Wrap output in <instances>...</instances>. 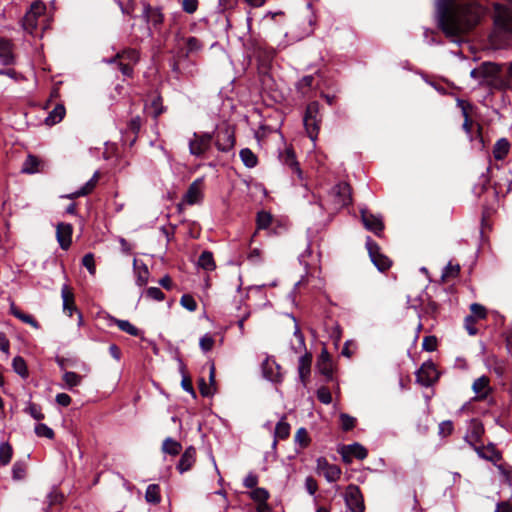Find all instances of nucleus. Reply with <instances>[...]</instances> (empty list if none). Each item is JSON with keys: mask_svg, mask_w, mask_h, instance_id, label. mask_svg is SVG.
Here are the masks:
<instances>
[{"mask_svg": "<svg viewBox=\"0 0 512 512\" xmlns=\"http://www.w3.org/2000/svg\"><path fill=\"white\" fill-rule=\"evenodd\" d=\"M485 14L476 1L452 0L438 10L439 27L446 36L457 38L472 30Z\"/></svg>", "mask_w": 512, "mask_h": 512, "instance_id": "1", "label": "nucleus"}, {"mask_svg": "<svg viewBox=\"0 0 512 512\" xmlns=\"http://www.w3.org/2000/svg\"><path fill=\"white\" fill-rule=\"evenodd\" d=\"M321 121L320 104L317 101L310 102L303 116V124L308 137L313 142H315L318 137Z\"/></svg>", "mask_w": 512, "mask_h": 512, "instance_id": "2", "label": "nucleus"}, {"mask_svg": "<svg viewBox=\"0 0 512 512\" xmlns=\"http://www.w3.org/2000/svg\"><path fill=\"white\" fill-rule=\"evenodd\" d=\"M45 11L46 5L43 2L39 0L34 1L22 18V28L33 35L38 27V18L43 16Z\"/></svg>", "mask_w": 512, "mask_h": 512, "instance_id": "3", "label": "nucleus"}, {"mask_svg": "<svg viewBox=\"0 0 512 512\" xmlns=\"http://www.w3.org/2000/svg\"><path fill=\"white\" fill-rule=\"evenodd\" d=\"M504 66L494 62H483V85L491 89L499 90L498 82H501V72Z\"/></svg>", "mask_w": 512, "mask_h": 512, "instance_id": "4", "label": "nucleus"}, {"mask_svg": "<svg viewBox=\"0 0 512 512\" xmlns=\"http://www.w3.org/2000/svg\"><path fill=\"white\" fill-rule=\"evenodd\" d=\"M507 1L510 7L495 6L494 23L499 30L512 34V0Z\"/></svg>", "mask_w": 512, "mask_h": 512, "instance_id": "5", "label": "nucleus"}, {"mask_svg": "<svg viewBox=\"0 0 512 512\" xmlns=\"http://www.w3.org/2000/svg\"><path fill=\"white\" fill-rule=\"evenodd\" d=\"M330 196L333 199L334 208L341 209L351 203V187L346 182H340L332 187Z\"/></svg>", "mask_w": 512, "mask_h": 512, "instance_id": "6", "label": "nucleus"}, {"mask_svg": "<svg viewBox=\"0 0 512 512\" xmlns=\"http://www.w3.org/2000/svg\"><path fill=\"white\" fill-rule=\"evenodd\" d=\"M193 137L189 141V152L193 156L201 157L210 149L213 135L211 133H194Z\"/></svg>", "mask_w": 512, "mask_h": 512, "instance_id": "7", "label": "nucleus"}, {"mask_svg": "<svg viewBox=\"0 0 512 512\" xmlns=\"http://www.w3.org/2000/svg\"><path fill=\"white\" fill-rule=\"evenodd\" d=\"M345 503L351 512H364L365 505L360 488L357 485L347 486L344 494Z\"/></svg>", "mask_w": 512, "mask_h": 512, "instance_id": "8", "label": "nucleus"}, {"mask_svg": "<svg viewBox=\"0 0 512 512\" xmlns=\"http://www.w3.org/2000/svg\"><path fill=\"white\" fill-rule=\"evenodd\" d=\"M366 248L372 262L380 271H385L390 268V259L380 252V247L371 237H367L366 239Z\"/></svg>", "mask_w": 512, "mask_h": 512, "instance_id": "9", "label": "nucleus"}, {"mask_svg": "<svg viewBox=\"0 0 512 512\" xmlns=\"http://www.w3.org/2000/svg\"><path fill=\"white\" fill-rule=\"evenodd\" d=\"M235 145V133L234 130L225 126L220 128L215 135V146L221 152H229Z\"/></svg>", "mask_w": 512, "mask_h": 512, "instance_id": "10", "label": "nucleus"}, {"mask_svg": "<svg viewBox=\"0 0 512 512\" xmlns=\"http://www.w3.org/2000/svg\"><path fill=\"white\" fill-rule=\"evenodd\" d=\"M417 381L425 386L429 387L438 380V371L435 364L432 361L424 362L416 372Z\"/></svg>", "mask_w": 512, "mask_h": 512, "instance_id": "11", "label": "nucleus"}, {"mask_svg": "<svg viewBox=\"0 0 512 512\" xmlns=\"http://www.w3.org/2000/svg\"><path fill=\"white\" fill-rule=\"evenodd\" d=\"M203 188V178H197L189 185L186 193L183 195L182 201L188 205L201 203L204 197Z\"/></svg>", "mask_w": 512, "mask_h": 512, "instance_id": "12", "label": "nucleus"}, {"mask_svg": "<svg viewBox=\"0 0 512 512\" xmlns=\"http://www.w3.org/2000/svg\"><path fill=\"white\" fill-rule=\"evenodd\" d=\"M361 219L364 227L373 232L376 236H381L384 230V223L382 217L374 215L367 209H361Z\"/></svg>", "mask_w": 512, "mask_h": 512, "instance_id": "13", "label": "nucleus"}, {"mask_svg": "<svg viewBox=\"0 0 512 512\" xmlns=\"http://www.w3.org/2000/svg\"><path fill=\"white\" fill-rule=\"evenodd\" d=\"M484 434V427L480 420L471 419L469 422L467 433L464 440L472 447L475 448L481 442Z\"/></svg>", "mask_w": 512, "mask_h": 512, "instance_id": "14", "label": "nucleus"}, {"mask_svg": "<svg viewBox=\"0 0 512 512\" xmlns=\"http://www.w3.org/2000/svg\"><path fill=\"white\" fill-rule=\"evenodd\" d=\"M340 454L344 462L350 463L354 458L358 460L365 459L368 452L367 449L361 444L353 443L343 446L340 450Z\"/></svg>", "mask_w": 512, "mask_h": 512, "instance_id": "15", "label": "nucleus"}, {"mask_svg": "<svg viewBox=\"0 0 512 512\" xmlns=\"http://www.w3.org/2000/svg\"><path fill=\"white\" fill-rule=\"evenodd\" d=\"M262 373L264 378L271 382H281V367L273 358L266 357V359L262 362Z\"/></svg>", "mask_w": 512, "mask_h": 512, "instance_id": "16", "label": "nucleus"}, {"mask_svg": "<svg viewBox=\"0 0 512 512\" xmlns=\"http://www.w3.org/2000/svg\"><path fill=\"white\" fill-rule=\"evenodd\" d=\"M317 468L322 472L328 482H336L341 476V469L335 464H330L328 461L320 457L317 459Z\"/></svg>", "mask_w": 512, "mask_h": 512, "instance_id": "17", "label": "nucleus"}, {"mask_svg": "<svg viewBox=\"0 0 512 512\" xmlns=\"http://www.w3.org/2000/svg\"><path fill=\"white\" fill-rule=\"evenodd\" d=\"M472 390L476 394L475 399L485 400L493 390L490 385V379L485 375L475 379L472 384Z\"/></svg>", "mask_w": 512, "mask_h": 512, "instance_id": "18", "label": "nucleus"}, {"mask_svg": "<svg viewBox=\"0 0 512 512\" xmlns=\"http://www.w3.org/2000/svg\"><path fill=\"white\" fill-rule=\"evenodd\" d=\"M73 227L68 223H59L56 227V237L60 247L67 250L72 242Z\"/></svg>", "mask_w": 512, "mask_h": 512, "instance_id": "19", "label": "nucleus"}, {"mask_svg": "<svg viewBox=\"0 0 512 512\" xmlns=\"http://www.w3.org/2000/svg\"><path fill=\"white\" fill-rule=\"evenodd\" d=\"M279 161L287 166L293 173H297L301 176V169L299 163L296 160L295 152L292 148L286 147L283 151L279 152Z\"/></svg>", "mask_w": 512, "mask_h": 512, "instance_id": "20", "label": "nucleus"}, {"mask_svg": "<svg viewBox=\"0 0 512 512\" xmlns=\"http://www.w3.org/2000/svg\"><path fill=\"white\" fill-rule=\"evenodd\" d=\"M61 297L63 302V311L66 313L69 317L72 316L73 312H78V309L75 305V297L72 289L64 284L61 288Z\"/></svg>", "mask_w": 512, "mask_h": 512, "instance_id": "21", "label": "nucleus"}, {"mask_svg": "<svg viewBox=\"0 0 512 512\" xmlns=\"http://www.w3.org/2000/svg\"><path fill=\"white\" fill-rule=\"evenodd\" d=\"M477 455L487 461L496 463L501 459L499 451L495 448L494 444L490 443L487 446L478 445L473 448Z\"/></svg>", "mask_w": 512, "mask_h": 512, "instance_id": "22", "label": "nucleus"}, {"mask_svg": "<svg viewBox=\"0 0 512 512\" xmlns=\"http://www.w3.org/2000/svg\"><path fill=\"white\" fill-rule=\"evenodd\" d=\"M196 461V449L193 446L186 448L184 453L181 455L179 463L177 465L178 471L182 474L192 468Z\"/></svg>", "mask_w": 512, "mask_h": 512, "instance_id": "23", "label": "nucleus"}, {"mask_svg": "<svg viewBox=\"0 0 512 512\" xmlns=\"http://www.w3.org/2000/svg\"><path fill=\"white\" fill-rule=\"evenodd\" d=\"M140 59V54L136 49L133 48H127L120 52H118L114 57L105 60L107 63H116L117 60H121L123 62H128L130 64H136L138 63Z\"/></svg>", "mask_w": 512, "mask_h": 512, "instance_id": "24", "label": "nucleus"}, {"mask_svg": "<svg viewBox=\"0 0 512 512\" xmlns=\"http://www.w3.org/2000/svg\"><path fill=\"white\" fill-rule=\"evenodd\" d=\"M143 17L148 23L155 28L160 26L164 21V15L159 7H152L149 4L144 5Z\"/></svg>", "mask_w": 512, "mask_h": 512, "instance_id": "25", "label": "nucleus"}, {"mask_svg": "<svg viewBox=\"0 0 512 512\" xmlns=\"http://www.w3.org/2000/svg\"><path fill=\"white\" fill-rule=\"evenodd\" d=\"M15 61L13 43L6 38H0V62L3 65H11Z\"/></svg>", "mask_w": 512, "mask_h": 512, "instance_id": "26", "label": "nucleus"}, {"mask_svg": "<svg viewBox=\"0 0 512 512\" xmlns=\"http://www.w3.org/2000/svg\"><path fill=\"white\" fill-rule=\"evenodd\" d=\"M113 324L117 325V327L121 331H123L131 336L139 337L142 334L141 330L138 329L137 327H135L128 320H121V319H117L113 316H109L108 317V325L111 326Z\"/></svg>", "mask_w": 512, "mask_h": 512, "instance_id": "27", "label": "nucleus"}, {"mask_svg": "<svg viewBox=\"0 0 512 512\" xmlns=\"http://www.w3.org/2000/svg\"><path fill=\"white\" fill-rule=\"evenodd\" d=\"M311 363H312L311 353L305 352V354L299 358L298 373H299V378L303 384L306 383V380L310 375Z\"/></svg>", "mask_w": 512, "mask_h": 512, "instance_id": "28", "label": "nucleus"}, {"mask_svg": "<svg viewBox=\"0 0 512 512\" xmlns=\"http://www.w3.org/2000/svg\"><path fill=\"white\" fill-rule=\"evenodd\" d=\"M457 106L461 109L462 115L464 117L462 128L467 135L471 136L472 122L469 116V109H471L472 106L462 99H457Z\"/></svg>", "mask_w": 512, "mask_h": 512, "instance_id": "29", "label": "nucleus"}, {"mask_svg": "<svg viewBox=\"0 0 512 512\" xmlns=\"http://www.w3.org/2000/svg\"><path fill=\"white\" fill-rule=\"evenodd\" d=\"M510 151V142L506 138H500L493 147V157L496 160H503Z\"/></svg>", "mask_w": 512, "mask_h": 512, "instance_id": "30", "label": "nucleus"}, {"mask_svg": "<svg viewBox=\"0 0 512 512\" xmlns=\"http://www.w3.org/2000/svg\"><path fill=\"white\" fill-rule=\"evenodd\" d=\"M66 114V109L63 104H57L52 111L49 112L48 116L45 118V124L48 126H53L59 122H61Z\"/></svg>", "mask_w": 512, "mask_h": 512, "instance_id": "31", "label": "nucleus"}, {"mask_svg": "<svg viewBox=\"0 0 512 512\" xmlns=\"http://www.w3.org/2000/svg\"><path fill=\"white\" fill-rule=\"evenodd\" d=\"M504 66L501 72V82H498L499 90L506 91L512 89V62L502 64Z\"/></svg>", "mask_w": 512, "mask_h": 512, "instance_id": "32", "label": "nucleus"}, {"mask_svg": "<svg viewBox=\"0 0 512 512\" xmlns=\"http://www.w3.org/2000/svg\"><path fill=\"white\" fill-rule=\"evenodd\" d=\"M253 54L262 62H270L275 56V50L271 47L257 44L254 46Z\"/></svg>", "mask_w": 512, "mask_h": 512, "instance_id": "33", "label": "nucleus"}, {"mask_svg": "<svg viewBox=\"0 0 512 512\" xmlns=\"http://www.w3.org/2000/svg\"><path fill=\"white\" fill-rule=\"evenodd\" d=\"M40 164L41 161L38 159V157L29 154L22 164L21 172L25 174H34L39 172Z\"/></svg>", "mask_w": 512, "mask_h": 512, "instance_id": "34", "label": "nucleus"}, {"mask_svg": "<svg viewBox=\"0 0 512 512\" xmlns=\"http://www.w3.org/2000/svg\"><path fill=\"white\" fill-rule=\"evenodd\" d=\"M240 159L245 167L254 168L258 164L257 155L249 148H243L239 152Z\"/></svg>", "mask_w": 512, "mask_h": 512, "instance_id": "35", "label": "nucleus"}, {"mask_svg": "<svg viewBox=\"0 0 512 512\" xmlns=\"http://www.w3.org/2000/svg\"><path fill=\"white\" fill-rule=\"evenodd\" d=\"M198 266L205 271H213L216 268L213 253L203 251L198 258Z\"/></svg>", "mask_w": 512, "mask_h": 512, "instance_id": "36", "label": "nucleus"}, {"mask_svg": "<svg viewBox=\"0 0 512 512\" xmlns=\"http://www.w3.org/2000/svg\"><path fill=\"white\" fill-rule=\"evenodd\" d=\"M47 507L45 512H50V509L55 505H60L64 501L63 493L56 487H52L51 491L47 495Z\"/></svg>", "mask_w": 512, "mask_h": 512, "instance_id": "37", "label": "nucleus"}, {"mask_svg": "<svg viewBox=\"0 0 512 512\" xmlns=\"http://www.w3.org/2000/svg\"><path fill=\"white\" fill-rule=\"evenodd\" d=\"M145 500L153 505L161 502L160 487L158 484H150L145 491Z\"/></svg>", "mask_w": 512, "mask_h": 512, "instance_id": "38", "label": "nucleus"}, {"mask_svg": "<svg viewBox=\"0 0 512 512\" xmlns=\"http://www.w3.org/2000/svg\"><path fill=\"white\" fill-rule=\"evenodd\" d=\"M318 369L321 374L330 377L332 375V366L329 358V354L326 350H323L317 363Z\"/></svg>", "mask_w": 512, "mask_h": 512, "instance_id": "39", "label": "nucleus"}, {"mask_svg": "<svg viewBox=\"0 0 512 512\" xmlns=\"http://www.w3.org/2000/svg\"><path fill=\"white\" fill-rule=\"evenodd\" d=\"M181 449V443L171 437H167L162 443V451L172 456L178 455Z\"/></svg>", "mask_w": 512, "mask_h": 512, "instance_id": "40", "label": "nucleus"}, {"mask_svg": "<svg viewBox=\"0 0 512 512\" xmlns=\"http://www.w3.org/2000/svg\"><path fill=\"white\" fill-rule=\"evenodd\" d=\"M315 78L313 75L302 77L296 84V89L303 96L307 95L314 87Z\"/></svg>", "mask_w": 512, "mask_h": 512, "instance_id": "41", "label": "nucleus"}, {"mask_svg": "<svg viewBox=\"0 0 512 512\" xmlns=\"http://www.w3.org/2000/svg\"><path fill=\"white\" fill-rule=\"evenodd\" d=\"M249 496L254 502L267 507V500L270 496L267 489L256 487L249 493Z\"/></svg>", "mask_w": 512, "mask_h": 512, "instance_id": "42", "label": "nucleus"}, {"mask_svg": "<svg viewBox=\"0 0 512 512\" xmlns=\"http://www.w3.org/2000/svg\"><path fill=\"white\" fill-rule=\"evenodd\" d=\"M290 434V425L285 421L284 418H282L275 427V440L273 445L275 446L277 443V438L284 440L288 438Z\"/></svg>", "mask_w": 512, "mask_h": 512, "instance_id": "43", "label": "nucleus"}, {"mask_svg": "<svg viewBox=\"0 0 512 512\" xmlns=\"http://www.w3.org/2000/svg\"><path fill=\"white\" fill-rule=\"evenodd\" d=\"M12 367L13 370L22 378L25 379L28 377V368L24 358L21 356H16L13 358Z\"/></svg>", "mask_w": 512, "mask_h": 512, "instance_id": "44", "label": "nucleus"}, {"mask_svg": "<svg viewBox=\"0 0 512 512\" xmlns=\"http://www.w3.org/2000/svg\"><path fill=\"white\" fill-rule=\"evenodd\" d=\"M63 381L65 382L67 388L72 389L80 385L82 381V376L73 371H67L62 376Z\"/></svg>", "mask_w": 512, "mask_h": 512, "instance_id": "45", "label": "nucleus"}, {"mask_svg": "<svg viewBox=\"0 0 512 512\" xmlns=\"http://www.w3.org/2000/svg\"><path fill=\"white\" fill-rule=\"evenodd\" d=\"M12 447L8 442H3L0 444V465H7L12 458Z\"/></svg>", "mask_w": 512, "mask_h": 512, "instance_id": "46", "label": "nucleus"}, {"mask_svg": "<svg viewBox=\"0 0 512 512\" xmlns=\"http://www.w3.org/2000/svg\"><path fill=\"white\" fill-rule=\"evenodd\" d=\"M294 336L297 340V345L292 346V349L294 350V352L299 353L302 351H306L305 338H304V335L301 332L299 326L297 325V323H295V326H294Z\"/></svg>", "mask_w": 512, "mask_h": 512, "instance_id": "47", "label": "nucleus"}, {"mask_svg": "<svg viewBox=\"0 0 512 512\" xmlns=\"http://www.w3.org/2000/svg\"><path fill=\"white\" fill-rule=\"evenodd\" d=\"M25 412L37 421H41L45 418L44 414L42 413L41 406L33 402L28 403L27 407L25 408Z\"/></svg>", "mask_w": 512, "mask_h": 512, "instance_id": "48", "label": "nucleus"}, {"mask_svg": "<svg viewBox=\"0 0 512 512\" xmlns=\"http://www.w3.org/2000/svg\"><path fill=\"white\" fill-rule=\"evenodd\" d=\"M272 222V216L266 211L257 213L256 224L258 229H267Z\"/></svg>", "mask_w": 512, "mask_h": 512, "instance_id": "49", "label": "nucleus"}, {"mask_svg": "<svg viewBox=\"0 0 512 512\" xmlns=\"http://www.w3.org/2000/svg\"><path fill=\"white\" fill-rule=\"evenodd\" d=\"M470 311L471 314L469 316L475 320L485 319L487 317V309L479 303H472L470 305Z\"/></svg>", "mask_w": 512, "mask_h": 512, "instance_id": "50", "label": "nucleus"}, {"mask_svg": "<svg viewBox=\"0 0 512 512\" xmlns=\"http://www.w3.org/2000/svg\"><path fill=\"white\" fill-rule=\"evenodd\" d=\"M295 442L299 444L301 448H306L310 443L308 432L305 428L301 427L295 434Z\"/></svg>", "mask_w": 512, "mask_h": 512, "instance_id": "51", "label": "nucleus"}, {"mask_svg": "<svg viewBox=\"0 0 512 512\" xmlns=\"http://www.w3.org/2000/svg\"><path fill=\"white\" fill-rule=\"evenodd\" d=\"M34 431L38 437H45L47 439H53L55 435L53 429L43 423L37 424Z\"/></svg>", "mask_w": 512, "mask_h": 512, "instance_id": "52", "label": "nucleus"}, {"mask_svg": "<svg viewBox=\"0 0 512 512\" xmlns=\"http://www.w3.org/2000/svg\"><path fill=\"white\" fill-rule=\"evenodd\" d=\"M454 431L453 422L450 420L442 421L438 426V434L442 438L450 436Z\"/></svg>", "mask_w": 512, "mask_h": 512, "instance_id": "53", "label": "nucleus"}, {"mask_svg": "<svg viewBox=\"0 0 512 512\" xmlns=\"http://www.w3.org/2000/svg\"><path fill=\"white\" fill-rule=\"evenodd\" d=\"M340 423H341L342 430L350 431L355 427L356 418H354L346 413H341L340 414Z\"/></svg>", "mask_w": 512, "mask_h": 512, "instance_id": "54", "label": "nucleus"}, {"mask_svg": "<svg viewBox=\"0 0 512 512\" xmlns=\"http://www.w3.org/2000/svg\"><path fill=\"white\" fill-rule=\"evenodd\" d=\"M99 174L98 172H95L94 175L90 180H88L81 188H80V194H83V196H86L90 194L94 188L96 187V184L98 182Z\"/></svg>", "mask_w": 512, "mask_h": 512, "instance_id": "55", "label": "nucleus"}, {"mask_svg": "<svg viewBox=\"0 0 512 512\" xmlns=\"http://www.w3.org/2000/svg\"><path fill=\"white\" fill-rule=\"evenodd\" d=\"M26 476V466L22 462H15L12 467V477L14 480H22Z\"/></svg>", "mask_w": 512, "mask_h": 512, "instance_id": "56", "label": "nucleus"}, {"mask_svg": "<svg viewBox=\"0 0 512 512\" xmlns=\"http://www.w3.org/2000/svg\"><path fill=\"white\" fill-rule=\"evenodd\" d=\"M185 44L187 46V53L197 52L203 48L202 42L193 36L186 38Z\"/></svg>", "mask_w": 512, "mask_h": 512, "instance_id": "57", "label": "nucleus"}, {"mask_svg": "<svg viewBox=\"0 0 512 512\" xmlns=\"http://www.w3.org/2000/svg\"><path fill=\"white\" fill-rule=\"evenodd\" d=\"M215 340L210 334H205L200 338L199 346L203 352H209L214 346Z\"/></svg>", "mask_w": 512, "mask_h": 512, "instance_id": "58", "label": "nucleus"}, {"mask_svg": "<svg viewBox=\"0 0 512 512\" xmlns=\"http://www.w3.org/2000/svg\"><path fill=\"white\" fill-rule=\"evenodd\" d=\"M180 304L190 312H193L197 309V303L193 296H191L190 294L182 295L180 299Z\"/></svg>", "mask_w": 512, "mask_h": 512, "instance_id": "59", "label": "nucleus"}, {"mask_svg": "<svg viewBox=\"0 0 512 512\" xmlns=\"http://www.w3.org/2000/svg\"><path fill=\"white\" fill-rule=\"evenodd\" d=\"M460 266L458 264H452L449 262L442 273L443 279L454 278L459 274Z\"/></svg>", "mask_w": 512, "mask_h": 512, "instance_id": "60", "label": "nucleus"}, {"mask_svg": "<svg viewBox=\"0 0 512 512\" xmlns=\"http://www.w3.org/2000/svg\"><path fill=\"white\" fill-rule=\"evenodd\" d=\"M82 264L91 275H94L96 273L95 260L94 255L92 253H87L84 255V257L82 258Z\"/></svg>", "mask_w": 512, "mask_h": 512, "instance_id": "61", "label": "nucleus"}, {"mask_svg": "<svg viewBox=\"0 0 512 512\" xmlns=\"http://www.w3.org/2000/svg\"><path fill=\"white\" fill-rule=\"evenodd\" d=\"M146 297L156 300V301H163L165 299V294L157 287H149L145 291Z\"/></svg>", "mask_w": 512, "mask_h": 512, "instance_id": "62", "label": "nucleus"}, {"mask_svg": "<svg viewBox=\"0 0 512 512\" xmlns=\"http://www.w3.org/2000/svg\"><path fill=\"white\" fill-rule=\"evenodd\" d=\"M118 67V69L121 71V73L126 77H132L134 73V64H130L128 62H123L121 60H117L115 63Z\"/></svg>", "mask_w": 512, "mask_h": 512, "instance_id": "63", "label": "nucleus"}, {"mask_svg": "<svg viewBox=\"0 0 512 512\" xmlns=\"http://www.w3.org/2000/svg\"><path fill=\"white\" fill-rule=\"evenodd\" d=\"M317 398L323 404H330L332 402V395L326 387H321L317 390Z\"/></svg>", "mask_w": 512, "mask_h": 512, "instance_id": "64", "label": "nucleus"}]
</instances>
